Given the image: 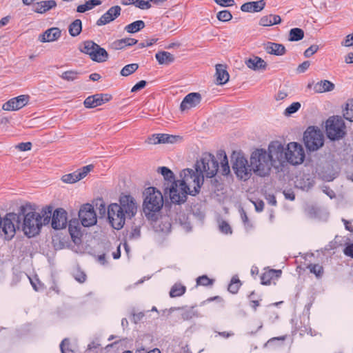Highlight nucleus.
<instances>
[{
	"label": "nucleus",
	"mask_w": 353,
	"mask_h": 353,
	"mask_svg": "<svg viewBox=\"0 0 353 353\" xmlns=\"http://www.w3.org/2000/svg\"><path fill=\"white\" fill-rule=\"evenodd\" d=\"M16 148L20 151H28L32 148V143L30 142L21 143Z\"/></svg>",
	"instance_id": "obj_54"
},
{
	"label": "nucleus",
	"mask_w": 353,
	"mask_h": 353,
	"mask_svg": "<svg viewBox=\"0 0 353 353\" xmlns=\"http://www.w3.org/2000/svg\"><path fill=\"white\" fill-rule=\"evenodd\" d=\"M343 116L345 119L353 121V99L347 101Z\"/></svg>",
	"instance_id": "obj_41"
},
{
	"label": "nucleus",
	"mask_w": 353,
	"mask_h": 353,
	"mask_svg": "<svg viewBox=\"0 0 353 353\" xmlns=\"http://www.w3.org/2000/svg\"><path fill=\"white\" fill-rule=\"evenodd\" d=\"M155 58L160 65H169L174 61V56L167 51H160L156 53Z\"/></svg>",
	"instance_id": "obj_27"
},
{
	"label": "nucleus",
	"mask_w": 353,
	"mask_h": 353,
	"mask_svg": "<svg viewBox=\"0 0 353 353\" xmlns=\"http://www.w3.org/2000/svg\"><path fill=\"white\" fill-rule=\"evenodd\" d=\"M135 353H161L160 350L157 348H154L152 350L148 351L144 348L137 349Z\"/></svg>",
	"instance_id": "obj_62"
},
{
	"label": "nucleus",
	"mask_w": 353,
	"mask_h": 353,
	"mask_svg": "<svg viewBox=\"0 0 353 353\" xmlns=\"http://www.w3.org/2000/svg\"><path fill=\"white\" fill-rule=\"evenodd\" d=\"M281 274V270H270L265 272H264L261 276V283L263 285H270L271 283V280L274 278H278Z\"/></svg>",
	"instance_id": "obj_31"
},
{
	"label": "nucleus",
	"mask_w": 353,
	"mask_h": 353,
	"mask_svg": "<svg viewBox=\"0 0 353 353\" xmlns=\"http://www.w3.org/2000/svg\"><path fill=\"white\" fill-rule=\"evenodd\" d=\"M139 68L137 63H131L125 65L121 70L120 74L123 77H128L134 73Z\"/></svg>",
	"instance_id": "obj_39"
},
{
	"label": "nucleus",
	"mask_w": 353,
	"mask_h": 353,
	"mask_svg": "<svg viewBox=\"0 0 353 353\" xmlns=\"http://www.w3.org/2000/svg\"><path fill=\"white\" fill-rule=\"evenodd\" d=\"M79 50L88 54L90 59L97 63L106 61L109 58L108 52L92 40L83 41L79 47Z\"/></svg>",
	"instance_id": "obj_6"
},
{
	"label": "nucleus",
	"mask_w": 353,
	"mask_h": 353,
	"mask_svg": "<svg viewBox=\"0 0 353 353\" xmlns=\"http://www.w3.org/2000/svg\"><path fill=\"white\" fill-rule=\"evenodd\" d=\"M303 141L309 150L315 151L323 146L324 136L320 130L309 127L304 132Z\"/></svg>",
	"instance_id": "obj_9"
},
{
	"label": "nucleus",
	"mask_w": 353,
	"mask_h": 353,
	"mask_svg": "<svg viewBox=\"0 0 353 353\" xmlns=\"http://www.w3.org/2000/svg\"><path fill=\"white\" fill-rule=\"evenodd\" d=\"M186 290L185 286L181 283H175L170 291V296L172 298L182 296Z\"/></svg>",
	"instance_id": "obj_36"
},
{
	"label": "nucleus",
	"mask_w": 353,
	"mask_h": 353,
	"mask_svg": "<svg viewBox=\"0 0 353 353\" xmlns=\"http://www.w3.org/2000/svg\"><path fill=\"white\" fill-rule=\"evenodd\" d=\"M304 37V32L302 29L294 28L290 30L289 41H298L301 40Z\"/></svg>",
	"instance_id": "obj_37"
},
{
	"label": "nucleus",
	"mask_w": 353,
	"mask_h": 353,
	"mask_svg": "<svg viewBox=\"0 0 353 353\" xmlns=\"http://www.w3.org/2000/svg\"><path fill=\"white\" fill-rule=\"evenodd\" d=\"M265 50L268 53L276 56L283 55L286 52L283 45L272 42H268L265 45Z\"/></svg>",
	"instance_id": "obj_26"
},
{
	"label": "nucleus",
	"mask_w": 353,
	"mask_h": 353,
	"mask_svg": "<svg viewBox=\"0 0 353 353\" xmlns=\"http://www.w3.org/2000/svg\"><path fill=\"white\" fill-rule=\"evenodd\" d=\"M29 100L28 95H20L5 103L2 108L6 111H15L25 106Z\"/></svg>",
	"instance_id": "obj_17"
},
{
	"label": "nucleus",
	"mask_w": 353,
	"mask_h": 353,
	"mask_svg": "<svg viewBox=\"0 0 353 353\" xmlns=\"http://www.w3.org/2000/svg\"><path fill=\"white\" fill-rule=\"evenodd\" d=\"M112 96L108 94H96L87 97L83 104L87 108H94L109 101Z\"/></svg>",
	"instance_id": "obj_18"
},
{
	"label": "nucleus",
	"mask_w": 353,
	"mask_h": 353,
	"mask_svg": "<svg viewBox=\"0 0 353 353\" xmlns=\"http://www.w3.org/2000/svg\"><path fill=\"white\" fill-rule=\"evenodd\" d=\"M79 74V72L75 70H68L63 72L61 77L65 81H72L78 78Z\"/></svg>",
	"instance_id": "obj_42"
},
{
	"label": "nucleus",
	"mask_w": 353,
	"mask_h": 353,
	"mask_svg": "<svg viewBox=\"0 0 353 353\" xmlns=\"http://www.w3.org/2000/svg\"><path fill=\"white\" fill-rule=\"evenodd\" d=\"M196 283H197V285H199L208 286V285H212L213 280L210 279L205 275H203V276H199L196 279Z\"/></svg>",
	"instance_id": "obj_49"
},
{
	"label": "nucleus",
	"mask_w": 353,
	"mask_h": 353,
	"mask_svg": "<svg viewBox=\"0 0 353 353\" xmlns=\"http://www.w3.org/2000/svg\"><path fill=\"white\" fill-rule=\"evenodd\" d=\"M66 215L67 213L63 209L55 210L52 216V227L56 230L65 228L67 224Z\"/></svg>",
	"instance_id": "obj_20"
},
{
	"label": "nucleus",
	"mask_w": 353,
	"mask_h": 353,
	"mask_svg": "<svg viewBox=\"0 0 353 353\" xmlns=\"http://www.w3.org/2000/svg\"><path fill=\"white\" fill-rule=\"evenodd\" d=\"M123 213L128 219H131L135 216L137 212V203L135 199L130 195H121L119 198V203L118 204Z\"/></svg>",
	"instance_id": "obj_14"
},
{
	"label": "nucleus",
	"mask_w": 353,
	"mask_h": 353,
	"mask_svg": "<svg viewBox=\"0 0 353 353\" xmlns=\"http://www.w3.org/2000/svg\"><path fill=\"white\" fill-rule=\"evenodd\" d=\"M310 272L314 274L317 277H321L323 273V268L319 264L309 265Z\"/></svg>",
	"instance_id": "obj_48"
},
{
	"label": "nucleus",
	"mask_w": 353,
	"mask_h": 353,
	"mask_svg": "<svg viewBox=\"0 0 353 353\" xmlns=\"http://www.w3.org/2000/svg\"><path fill=\"white\" fill-rule=\"evenodd\" d=\"M82 30V22L80 19H75L68 26V32L70 36L77 37Z\"/></svg>",
	"instance_id": "obj_33"
},
{
	"label": "nucleus",
	"mask_w": 353,
	"mask_h": 353,
	"mask_svg": "<svg viewBox=\"0 0 353 353\" xmlns=\"http://www.w3.org/2000/svg\"><path fill=\"white\" fill-rule=\"evenodd\" d=\"M310 65V61H305L297 67L296 71L298 73H303L308 69Z\"/></svg>",
	"instance_id": "obj_53"
},
{
	"label": "nucleus",
	"mask_w": 353,
	"mask_h": 353,
	"mask_svg": "<svg viewBox=\"0 0 353 353\" xmlns=\"http://www.w3.org/2000/svg\"><path fill=\"white\" fill-rule=\"evenodd\" d=\"M118 203H111L108 208V218L112 227L116 230L121 229L128 217L123 213Z\"/></svg>",
	"instance_id": "obj_10"
},
{
	"label": "nucleus",
	"mask_w": 353,
	"mask_h": 353,
	"mask_svg": "<svg viewBox=\"0 0 353 353\" xmlns=\"http://www.w3.org/2000/svg\"><path fill=\"white\" fill-rule=\"evenodd\" d=\"M181 179L177 180L180 185L183 186L189 192V194L194 196L197 194L201 186L203 183V176L198 172L196 170L184 169L180 173Z\"/></svg>",
	"instance_id": "obj_3"
},
{
	"label": "nucleus",
	"mask_w": 353,
	"mask_h": 353,
	"mask_svg": "<svg viewBox=\"0 0 353 353\" xmlns=\"http://www.w3.org/2000/svg\"><path fill=\"white\" fill-rule=\"evenodd\" d=\"M201 96L198 92H191L182 101L180 108L182 111L196 107L201 103Z\"/></svg>",
	"instance_id": "obj_21"
},
{
	"label": "nucleus",
	"mask_w": 353,
	"mask_h": 353,
	"mask_svg": "<svg viewBox=\"0 0 353 353\" xmlns=\"http://www.w3.org/2000/svg\"><path fill=\"white\" fill-rule=\"evenodd\" d=\"M345 123L340 117H330L325 125L327 137L331 140H338L343 138L345 134Z\"/></svg>",
	"instance_id": "obj_8"
},
{
	"label": "nucleus",
	"mask_w": 353,
	"mask_h": 353,
	"mask_svg": "<svg viewBox=\"0 0 353 353\" xmlns=\"http://www.w3.org/2000/svg\"><path fill=\"white\" fill-rule=\"evenodd\" d=\"M248 68L253 70H265L267 67L266 62L259 57H253L245 61Z\"/></svg>",
	"instance_id": "obj_25"
},
{
	"label": "nucleus",
	"mask_w": 353,
	"mask_h": 353,
	"mask_svg": "<svg viewBox=\"0 0 353 353\" xmlns=\"http://www.w3.org/2000/svg\"><path fill=\"white\" fill-rule=\"evenodd\" d=\"M100 0H88L84 4L79 5L77 8V12L83 13L88 10H92L94 7L101 4Z\"/></svg>",
	"instance_id": "obj_34"
},
{
	"label": "nucleus",
	"mask_w": 353,
	"mask_h": 353,
	"mask_svg": "<svg viewBox=\"0 0 353 353\" xmlns=\"http://www.w3.org/2000/svg\"><path fill=\"white\" fill-rule=\"evenodd\" d=\"M143 207V212L148 219H152L154 213L159 212L163 207V198L161 192L154 187L145 189Z\"/></svg>",
	"instance_id": "obj_2"
},
{
	"label": "nucleus",
	"mask_w": 353,
	"mask_h": 353,
	"mask_svg": "<svg viewBox=\"0 0 353 353\" xmlns=\"http://www.w3.org/2000/svg\"><path fill=\"white\" fill-rule=\"evenodd\" d=\"M232 169L236 176L243 181L248 180L253 172L247 159L240 153L234 152L232 155Z\"/></svg>",
	"instance_id": "obj_7"
},
{
	"label": "nucleus",
	"mask_w": 353,
	"mask_h": 353,
	"mask_svg": "<svg viewBox=\"0 0 353 353\" xmlns=\"http://www.w3.org/2000/svg\"><path fill=\"white\" fill-rule=\"evenodd\" d=\"M169 193L171 201L176 204L184 203L187 199L189 192L180 185L178 181H174L170 187L165 188V194Z\"/></svg>",
	"instance_id": "obj_12"
},
{
	"label": "nucleus",
	"mask_w": 353,
	"mask_h": 353,
	"mask_svg": "<svg viewBox=\"0 0 353 353\" xmlns=\"http://www.w3.org/2000/svg\"><path fill=\"white\" fill-rule=\"evenodd\" d=\"M57 6L54 0L41 1L37 2L34 6V11L38 13H44Z\"/></svg>",
	"instance_id": "obj_28"
},
{
	"label": "nucleus",
	"mask_w": 353,
	"mask_h": 353,
	"mask_svg": "<svg viewBox=\"0 0 353 353\" xmlns=\"http://www.w3.org/2000/svg\"><path fill=\"white\" fill-rule=\"evenodd\" d=\"M334 84L328 80H322L314 85V90L316 93L330 92L334 89Z\"/></svg>",
	"instance_id": "obj_29"
},
{
	"label": "nucleus",
	"mask_w": 353,
	"mask_h": 353,
	"mask_svg": "<svg viewBox=\"0 0 353 353\" xmlns=\"http://www.w3.org/2000/svg\"><path fill=\"white\" fill-rule=\"evenodd\" d=\"M159 172L163 176L164 179L168 183H172L174 180V173L167 167L159 168Z\"/></svg>",
	"instance_id": "obj_38"
},
{
	"label": "nucleus",
	"mask_w": 353,
	"mask_h": 353,
	"mask_svg": "<svg viewBox=\"0 0 353 353\" xmlns=\"http://www.w3.org/2000/svg\"><path fill=\"white\" fill-rule=\"evenodd\" d=\"M196 170L203 177L212 178L214 176L218 170L219 164L216 158L211 153L204 152L195 164Z\"/></svg>",
	"instance_id": "obj_5"
},
{
	"label": "nucleus",
	"mask_w": 353,
	"mask_h": 353,
	"mask_svg": "<svg viewBox=\"0 0 353 353\" xmlns=\"http://www.w3.org/2000/svg\"><path fill=\"white\" fill-rule=\"evenodd\" d=\"M240 285V281L238 279L232 278L231 283L228 285V291L232 294H235L238 292Z\"/></svg>",
	"instance_id": "obj_47"
},
{
	"label": "nucleus",
	"mask_w": 353,
	"mask_h": 353,
	"mask_svg": "<svg viewBox=\"0 0 353 353\" xmlns=\"http://www.w3.org/2000/svg\"><path fill=\"white\" fill-rule=\"evenodd\" d=\"M194 316V312L193 311V310H185L181 314V316L183 320L191 319Z\"/></svg>",
	"instance_id": "obj_55"
},
{
	"label": "nucleus",
	"mask_w": 353,
	"mask_h": 353,
	"mask_svg": "<svg viewBox=\"0 0 353 353\" xmlns=\"http://www.w3.org/2000/svg\"><path fill=\"white\" fill-rule=\"evenodd\" d=\"M268 154L272 165L276 162L282 163L285 161V150L283 145L279 141L270 143Z\"/></svg>",
	"instance_id": "obj_15"
},
{
	"label": "nucleus",
	"mask_w": 353,
	"mask_h": 353,
	"mask_svg": "<svg viewBox=\"0 0 353 353\" xmlns=\"http://www.w3.org/2000/svg\"><path fill=\"white\" fill-rule=\"evenodd\" d=\"M146 83H146V81H144V80H141V81H140L139 82H138L137 84H135V85L132 87V88L131 91H132V92H137L138 90H141V89L143 88H145V86L146 85Z\"/></svg>",
	"instance_id": "obj_56"
},
{
	"label": "nucleus",
	"mask_w": 353,
	"mask_h": 353,
	"mask_svg": "<svg viewBox=\"0 0 353 353\" xmlns=\"http://www.w3.org/2000/svg\"><path fill=\"white\" fill-rule=\"evenodd\" d=\"M126 46H128L125 38L116 40L110 44V48L114 50H122Z\"/></svg>",
	"instance_id": "obj_43"
},
{
	"label": "nucleus",
	"mask_w": 353,
	"mask_h": 353,
	"mask_svg": "<svg viewBox=\"0 0 353 353\" xmlns=\"http://www.w3.org/2000/svg\"><path fill=\"white\" fill-rule=\"evenodd\" d=\"M219 229L224 234H229V233L230 234V233H232V230H231V228H230V225L227 222H225L224 221H223L220 223Z\"/></svg>",
	"instance_id": "obj_52"
},
{
	"label": "nucleus",
	"mask_w": 353,
	"mask_h": 353,
	"mask_svg": "<svg viewBox=\"0 0 353 353\" xmlns=\"http://www.w3.org/2000/svg\"><path fill=\"white\" fill-rule=\"evenodd\" d=\"M79 218L82 225L84 227L94 225L97 222L96 212L93 205L90 203L81 205L79 211Z\"/></svg>",
	"instance_id": "obj_13"
},
{
	"label": "nucleus",
	"mask_w": 353,
	"mask_h": 353,
	"mask_svg": "<svg viewBox=\"0 0 353 353\" xmlns=\"http://www.w3.org/2000/svg\"><path fill=\"white\" fill-rule=\"evenodd\" d=\"M93 169L92 165H88L82 168L62 176L61 180L65 183H74L86 176V175Z\"/></svg>",
	"instance_id": "obj_16"
},
{
	"label": "nucleus",
	"mask_w": 353,
	"mask_h": 353,
	"mask_svg": "<svg viewBox=\"0 0 353 353\" xmlns=\"http://www.w3.org/2000/svg\"><path fill=\"white\" fill-rule=\"evenodd\" d=\"M221 6H231L234 4V0H214Z\"/></svg>",
	"instance_id": "obj_60"
},
{
	"label": "nucleus",
	"mask_w": 353,
	"mask_h": 353,
	"mask_svg": "<svg viewBox=\"0 0 353 353\" xmlns=\"http://www.w3.org/2000/svg\"><path fill=\"white\" fill-rule=\"evenodd\" d=\"M121 8L119 6H114L108 10L97 21L99 26L106 25L116 19L121 14Z\"/></svg>",
	"instance_id": "obj_19"
},
{
	"label": "nucleus",
	"mask_w": 353,
	"mask_h": 353,
	"mask_svg": "<svg viewBox=\"0 0 353 353\" xmlns=\"http://www.w3.org/2000/svg\"><path fill=\"white\" fill-rule=\"evenodd\" d=\"M255 209L257 212H261L264 208V203L262 201L254 203Z\"/></svg>",
	"instance_id": "obj_63"
},
{
	"label": "nucleus",
	"mask_w": 353,
	"mask_h": 353,
	"mask_svg": "<svg viewBox=\"0 0 353 353\" xmlns=\"http://www.w3.org/2000/svg\"><path fill=\"white\" fill-rule=\"evenodd\" d=\"M288 96L287 93L285 92H283V91H279L277 94L276 95V100L277 101H279V100H283L285 98H286Z\"/></svg>",
	"instance_id": "obj_64"
},
{
	"label": "nucleus",
	"mask_w": 353,
	"mask_h": 353,
	"mask_svg": "<svg viewBox=\"0 0 353 353\" xmlns=\"http://www.w3.org/2000/svg\"><path fill=\"white\" fill-rule=\"evenodd\" d=\"M145 27V23L141 20L136 21L125 27V30L129 33H135Z\"/></svg>",
	"instance_id": "obj_35"
},
{
	"label": "nucleus",
	"mask_w": 353,
	"mask_h": 353,
	"mask_svg": "<svg viewBox=\"0 0 353 353\" xmlns=\"http://www.w3.org/2000/svg\"><path fill=\"white\" fill-rule=\"evenodd\" d=\"M301 103L299 102H294L290 106H288L284 111V115L289 117L291 114L296 112L301 108Z\"/></svg>",
	"instance_id": "obj_45"
},
{
	"label": "nucleus",
	"mask_w": 353,
	"mask_h": 353,
	"mask_svg": "<svg viewBox=\"0 0 353 353\" xmlns=\"http://www.w3.org/2000/svg\"><path fill=\"white\" fill-rule=\"evenodd\" d=\"M41 226L43 225H47L50 223V219L52 216V208L50 207H47L43 209L41 212Z\"/></svg>",
	"instance_id": "obj_40"
},
{
	"label": "nucleus",
	"mask_w": 353,
	"mask_h": 353,
	"mask_svg": "<svg viewBox=\"0 0 353 353\" xmlns=\"http://www.w3.org/2000/svg\"><path fill=\"white\" fill-rule=\"evenodd\" d=\"M216 83L217 85H224L229 81L230 75L223 64L216 65Z\"/></svg>",
	"instance_id": "obj_23"
},
{
	"label": "nucleus",
	"mask_w": 353,
	"mask_h": 353,
	"mask_svg": "<svg viewBox=\"0 0 353 353\" xmlns=\"http://www.w3.org/2000/svg\"><path fill=\"white\" fill-rule=\"evenodd\" d=\"M265 6L264 0H260L257 1H252V11L254 12L261 11Z\"/></svg>",
	"instance_id": "obj_50"
},
{
	"label": "nucleus",
	"mask_w": 353,
	"mask_h": 353,
	"mask_svg": "<svg viewBox=\"0 0 353 353\" xmlns=\"http://www.w3.org/2000/svg\"><path fill=\"white\" fill-rule=\"evenodd\" d=\"M216 17L219 21L225 22L232 19V15L228 10H222L217 13Z\"/></svg>",
	"instance_id": "obj_46"
},
{
	"label": "nucleus",
	"mask_w": 353,
	"mask_h": 353,
	"mask_svg": "<svg viewBox=\"0 0 353 353\" xmlns=\"http://www.w3.org/2000/svg\"><path fill=\"white\" fill-rule=\"evenodd\" d=\"M217 158L221 160V172L222 175L227 176L230 173V168L226 154L223 151L217 153Z\"/></svg>",
	"instance_id": "obj_30"
},
{
	"label": "nucleus",
	"mask_w": 353,
	"mask_h": 353,
	"mask_svg": "<svg viewBox=\"0 0 353 353\" xmlns=\"http://www.w3.org/2000/svg\"><path fill=\"white\" fill-rule=\"evenodd\" d=\"M61 36V30L59 28L53 27L39 34L38 40L41 43L54 42L57 41Z\"/></svg>",
	"instance_id": "obj_22"
},
{
	"label": "nucleus",
	"mask_w": 353,
	"mask_h": 353,
	"mask_svg": "<svg viewBox=\"0 0 353 353\" xmlns=\"http://www.w3.org/2000/svg\"><path fill=\"white\" fill-rule=\"evenodd\" d=\"M74 278L80 283H83L86 279V275L84 272L77 270L74 274Z\"/></svg>",
	"instance_id": "obj_57"
},
{
	"label": "nucleus",
	"mask_w": 353,
	"mask_h": 353,
	"mask_svg": "<svg viewBox=\"0 0 353 353\" xmlns=\"http://www.w3.org/2000/svg\"><path fill=\"white\" fill-rule=\"evenodd\" d=\"M181 140L180 136L170 135L167 134H158L153 135V143H174Z\"/></svg>",
	"instance_id": "obj_24"
},
{
	"label": "nucleus",
	"mask_w": 353,
	"mask_h": 353,
	"mask_svg": "<svg viewBox=\"0 0 353 353\" xmlns=\"http://www.w3.org/2000/svg\"><path fill=\"white\" fill-rule=\"evenodd\" d=\"M343 252L345 255L347 256H350L353 259V243L349 244L344 249Z\"/></svg>",
	"instance_id": "obj_59"
},
{
	"label": "nucleus",
	"mask_w": 353,
	"mask_h": 353,
	"mask_svg": "<svg viewBox=\"0 0 353 353\" xmlns=\"http://www.w3.org/2000/svg\"><path fill=\"white\" fill-rule=\"evenodd\" d=\"M128 3H125V4H133L136 7L139 8L141 9H148L151 7L150 3L148 1L145 0H128Z\"/></svg>",
	"instance_id": "obj_44"
},
{
	"label": "nucleus",
	"mask_w": 353,
	"mask_h": 353,
	"mask_svg": "<svg viewBox=\"0 0 353 353\" xmlns=\"http://www.w3.org/2000/svg\"><path fill=\"white\" fill-rule=\"evenodd\" d=\"M342 45L347 47L353 46V34L346 36L345 40L342 42Z\"/></svg>",
	"instance_id": "obj_58"
},
{
	"label": "nucleus",
	"mask_w": 353,
	"mask_h": 353,
	"mask_svg": "<svg viewBox=\"0 0 353 353\" xmlns=\"http://www.w3.org/2000/svg\"><path fill=\"white\" fill-rule=\"evenodd\" d=\"M272 163L266 150L257 149L250 157V166L253 172L260 176H265L271 170Z\"/></svg>",
	"instance_id": "obj_4"
},
{
	"label": "nucleus",
	"mask_w": 353,
	"mask_h": 353,
	"mask_svg": "<svg viewBox=\"0 0 353 353\" xmlns=\"http://www.w3.org/2000/svg\"><path fill=\"white\" fill-rule=\"evenodd\" d=\"M15 214L19 216V225L17 230L22 229L28 237L38 234L41 228V214L34 211L33 205L29 203L21 205Z\"/></svg>",
	"instance_id": "obj_1"
},
{
	"label": "nucleus",
	"mask_w": 353,
	"mask_h": 353,
	"mask_svg": "<svg viewBox=\"0 0 353 353\" xmlns=\"http://www.w3.org/2000/svg\"><path fill=\"white\" fill-rule=\"evenodd\" d=\"M285 161L292 165L301 163L305 159V152L302 145L296 142L288 144L285 149Z\"/></svg>",
	"instance_id": "obj_11"
},
{
	"label": "nucleus",
	"mask_w": 353,
	"mask_h": 353,
	"mask_svg": "<svg viewBox=\"0 0 353 353\" xmlns=\"http://www.w3.org/2000/svg\"><path fill=\"white\" fill-rule=\"evenodd\" d=\"M319 50V46L312 45L307 49H306L303 53L304 57L308 58L316 53Z\"/></svg>",
	"instance_id": "obj_51"
},
{
	"label": "nucleus",
	"mask_w": 353,
	"mask_h": 353,
	"mask_svg": "<svg viewBox=\"0 0 353 353\" xmlns=\"http://www.w3.org/2000/svg\"><path fill=\"white\" fill-rule=\"evenodd\" d=\"M241 10L243 12H253L252 11V1L243 3L241 6Z\"/></svg>",
	"instance_id": "obj_61"
},
{
	"label": "nucleus",
	"mask_w": 353,
	"mask_h": 353,
	"mask_svg": "<svg viewBox=\"0 0 353 353\" xmlns=\"http://www.w3.org/2000/svg\"><path fill=\"white\" fill-rule=\"evenodd\" d=\"M281 19L279 15L270 14L264 16L260 19V25L263 26H270L274 24L280 23Z\"/></svg>",
	"instance_id": "obj_32"
}]
</instances>
